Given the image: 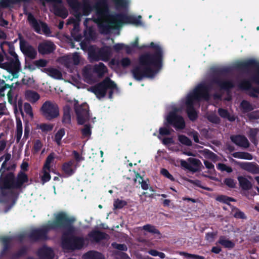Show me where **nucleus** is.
<instances>
[{
	"instance_id": "obj_1",
	"label": "nucleus",
	"mask_w": 259,
	"mask_h": 259,
	"mask_svg": "<svg viewBox=\"0 0 259 259\" xmlns=\"http://www.w3.org/2000/svg\"><path fill=\"white\" fill-rule=\"evenodd\" d=\"M8 162L4 161L0 168V202L8 203L12 202L6 210L7 212L16 202L20 192L16 190L22 191L25 188L29 181V178L24 171H19L16 177L14 173L9 171L5 174L7 171Z\"/></svg>"
},
{
	"instance_id": "obj_2",
	"label": "nucleus",
	"mask_w": 259,
	"mask_h": 259,
	"mask_svg": "<svg viewBox=\"0 0 259 259\" xmlns=\"http://www.w3.org/2000/svg\"><path fill=\"white\" fill-rule=\"evenodd\" d=\"M230 71V69L227 67L213 69L209 84L199 83L194 90L193 93L195 97L198 98V101L203 99L208 100L210 98L209 91L212 86H215L220 91H225L227 93H230L234 88V83L232 80L224 77Z\"/></svg>"
},
{
	"instance_id": "obj_3",
	"label": "nucleus",
	"mask_w": 259,
	"mask_h": 259,
	"mask_svg": "<svg viewBox=\"0 0 259 259\" xmlns=\"http://www.w3.org/2000/svg\"><path fill=\"white\" fill-rule=\"evenodd\" d=\"M59 230H63L62 244L64 248L70 250H80L84 245L85 239L83 237L74 235L75 228L74 224L76 219L69 217L66 212L61 211Z\"/></svg>"
},
{
	"instance_id": "obj_4",
	"label": "nucleus",
	"mask_w": 259,
	"mask_h": 259,
	"mask_svg": "<svg viewBox=\"0 0 259 259\" xmlns=\"http://www.w3.org/2000/svg\"><path fill=\"white\" fill-rule=\"evenodd\" d=\"M96 10L98 16L97 23L100 32L102 34H108L111 30L110 21H112V16L107 0H99L94 6Z\"/></svg>"
},
{
	"instance_id": "obj_5",
	"label": "nucleus",
	"mask_w": 259,
	"mask_h": 259,
	"mask_svg": "<svg viewBox=\"0 0 259 259\" xmlns=\"http://www.w3.org/2000/svg\"><path fill=\"white\" fill-rule=\"evenodd\" d=\"M162 66L150 60L143 61L141 60V56H140L138 58V64L134 67L131 72L136 80L140 81L144 78L154 76Z\"/></svg>"
},
{
	"instance_id": "obj_6",
	"label": "nucleus",
	"mask_w": 259,
	"mask_h": 259,
	"mask_svg": "<svg viewBox=\"0 0 259 259\" xmlns=\"http://www.w3.org/2000/svg\"><path fill=\"white\" fill-rule=\"evenodd\" d=\"M61 216V211L55 215L53 221L49 222L48 224L42 226L41 228L31 230L28 235V238L34 242L47 240L48 234L50 230H59Z\"/></svg>"
},
{
	"instance_id": "obj_7",
	"label": "nucleus",
	"mask_w": 259,
	"mask_h": 259,
	"mask_svg": "<svg viewBox=\"0 0 259 259\" xmlns=\"http://www.w3.org/2000/svg\"><path fill=\"white\" fill-rule=\"evenodd\" d=\"M112 17V21H110V26L111 30L118 29L124 24L135 26L142 25V16L140 15L136 17L124 13H114Z\"/></svg>"
},
{
	"instance_id": "obj_8",
	"label": "nucleus",
	"mask_w": 259,
	"mask_h": 259,
	"mask_svg": "<svg viewBox=\"0 0 259 259\" xmlns=\"http://www.w3.org/2000/svg\"><path fill=\"white\" fill-rule=\"evenodd\" d=\"M151 48L154 50L153 52H146L141 55V60L143 61L150 60L155 63L162 66L163 52L162 48L153 42H151L149 46H143L140 48Z\"/></svg>"
},
{
	"instance_id": "obj_9",
	"label": "nucleus",
	"mask_w": 259,
	"mask_h": 259,
	"mask_svg": "<svg viewBox=\"0 0 259 259\" xmlns=\"http://www.w3.org/2000/svg\"><path fill=\"white\" fill-rule=\"evenodd\" d=\"M116 87V84L110 78L106 77L102 81L92 86L89 89L93 93L98 99L105 97L108 88Z\"/></svg>"
},
{
	"instance_id": "obj_10",
	"label": "nucleus",
	"mask_w": 259,
	"mask_h": 259,
	"mask_svg": "<svg viewBox=\"0 0 259 259\" xmlns=\"http://www.w3.org/2000/svg\"><path fill=\"white\" fill-rule=\"evenodd\" d=\"M237 67L238 69L248 70L250 68L255 69V73L251 77L253 83L259 85V62L254 59H249L243 62L237 63Z\"/></svg>"
},
{
	"instance_id": "obj_11",
	"label": "nucleus",
	"mask_w": 259,
	"mask_h": 259,
	"mask_svg": "<svg viewBox=\"0 0 259 259\" xmlns=\"http://www.w3.org/2000/svg\"><path fill=\"white\" fill-rule=\"evenodd\" d=\"M40 111L42 116L48 120L56 118L59 115L58 105L50 101H47L42 104Z\"/></svg>"
},
{
	"instance_id": "obj_12",
	"label": "nucleus",
	"mask_w": 259,
	"mask_h": 259,
	"mask_svg": "<svg viewBox=\"0 0 259 259\" xmlns=\"http://www.w3.org/2000/svg\"><path fill=\"white\" fill-rule=\"evenodd\" d=\"M167 123L177 130H182L185 128L186 123L182 116L178 115L176 111L170 112L167 116Z\"/></svg>"
},
{
	"instance_id": "obj_13",
	"label": "nucleus",
	"mask_w": 259,
	"mask_h": 259,
	"mask_svg": "<svg viewBox=\"0 0 259 259\" xmlns=\"http://www.w3.org/2000/svg\"><path fill=\"white\" fill-rule=\"evenodd\" d=\"M74 109L78 124L83 125L86 121L90 120L89 109L86 103L82 104L78 106L75 105Z\"/></svg>"
},
{
	"instance_id": "obj_14",
	"label": "nucleus",
	"mask_w": 259,
	"mask_h": 259,
	"mask_svg": "<svg viewBox=\"0 0 259 259\" xmlns=\"http://www.w3.org/2000/svg\"><path fill=\"white\" fill-rule=\"evenodd\" d=\"M9 62H6L3 64L4 68L5 69L10 73L12 74L13 78H17L19 76V72L21 70V64L18 58L12 59L7 57Z\"/></svg>"
},
{
	"instance_id": "obj_15",
	"label": "nucleus",
	"mask_w": 259,
	"mask_h": 259,
	"mask_svg": "<svg viewBox=\"0 0 259 259\" xmlns=\"http://www.w3.org/2000/svg\"><path fill=\"white\" fill-rule=\"evenodd\" d=\"M69 6L75 12H77L81 8L83 14L89 15L93 10L91 3L81 4L78 0H66Z\"/></svg>"
},
{
	"instance_id": "obj_16",
	"label": "nucleus",
	"mask_w": 259,
	"mask_h": 259,
	"mask_svg": "<svg viewBox=\"0 0 259 259\" xmlns=\"http://www.w3.org/2000/svg\"><path fill=\"white\" fill-rule=\"evenodd\" d=\"M90 57L95 61L102 60L108 61L111 56V49L110 47L106 46L101 48L99 51L90 52Z\"/></svg>"
},
{
	"instance_id": "obj_17",
	"label": "nucleus",
	"mask_w": 259,
	"mask_h": 259,
	"mask_svg": "<svg viewBox=\"0 0 259 259\" xmlns=\"http://www.w3.org/2000/svg\"><path fill=\"white\" fill-rule=\"evenodd\" d=\"M88 237L91 242L99 243L101 241L106 239L108 235L100 230H93L88 233Z\"/></svg>"
},
{
	"instance_id": "obj_18",
	"label": "nucleus",
	"mask_w": 259,
	"mask_h": 259,
	"mask_svg": "<svg viewBox=\"0 0 259 259\" xmlns=\"http://www.w3.org/2000/svg\"><path fill=\"white\" fill-rule=\"evenodd\" d=\"M188 161L190 163L184 160H181V166L193 172H197L198 170L197 167L199 166L200 164H201L200 160L195 158H189Z\"/></svg>"
},
{
	"instance_id": "obj_19",
	"label": "nucleus",
	"mask_w": 259,
	"mask_h": 259,
	"mask_svg": "<svg viewBox=\"0 0 259 259\" xmlns=\"http://www.w3.org/2000/svg\"><path fill=\"white\" fill-rule=\"evenodd\" d=\"M56 49L55 45L51 41H46L39 44L38 51L41 55H48L53 53Z\"/></svg>"
},
{
	"instance_id": "obj_20",
	"label": "nucleus",
	"mask_w": 259,
	"mask_h": 259,
	"mask_svg": "<svg viewBox=\"0 0 259 259\" xmlns=\"http://www.w3.org/2000/svg\"><path fill=\"white\" fill-rule=\"evenodd\" d=\"M39 259H53L54 252L52 248L44 245L37 250Z\"/></svg>"
},
{
	"instance_id": "obj_21",
	"label": "nucleus",
	"mask_w": 259,
	"mask_h": 259,
	"mask_svg": "<svg viewBox=\"0 0 259 259\" xmlns=\"http://www.w3.org/2000/svg\"><path fill=\"white\" fill-rule=\"evenodd\" d=\"M239 165L243 169L252 174H259V165L255 162H243L239 163Z\"/></svg>"
},
{
	"instance_id": "obj_22",
	"label": "nucleus",
	"mask_w": 259,
	"mask_h": 259,
	"mask_svg": "<svg viewBox=\"0 0 259 259\" xmlns=\"http://www.w3.org/2000/svg\"><path fill=\"white\" fill-rule=\"evenodd\" d=\"M230 139L233 143L239 147L247 148L249 146V142L244 136L240 135L232 136Z\"/></svg>"
},
{
	"instance_id": "obj_23",
	"label": "nucleus",
	"mask_w": 259,
	"mask_h": 259,
	"mask_svg": "<svg viewBox=\"0 0 259 259\" xmlns=\"http://www.w3.org/2000/svg\"><path fill=\"white\" fill-rule=\"evenodd\" d=\"M20 49L23 54L28 58L31 59H34L36 58L37 52L34 47L28 42L26 45L22 46Z\"/></svg>"
},
{
	"instance_id": "obj_24",
	"label": "nucleus",
	"mask_w": 259,
	"mask_h": 259,
	"mask_svg": "<svg viewBox=\"0 0 259 259\" xmlns=\"http://www.w3.org/2000/svg\"><path fill=\"white\" fill-rule=\"evenodd\" d=\"M12 238L10 236H2L0 237V242L3 244V248L0 253L1 256H5L11 248V242Z\"/></svg>"
},
{
	"instance_id": "obj_25",
	"label": "nucleus",
	"mask_w": 259,
	"mask_h": 259,
	"mask_svg": "<svg viewBox=\"0 0 259 259\" xmlns=\"http://www.w3.org/2000/svg\"><path fill=\"white\" fill-rule=\"evenodd\" d=\"M74 163L73 160H70L62 164V170L66 177H70L75 173V168H73Z\"/></svg>"
},
{
	"instance_id": "obj_26",
	"label": "nucleus",
	"mask_w": 259,
	"mask_h": 259,
	"mask_svg": "<svg viewBox=\"0 0 259 259\" xmlns=\"http://www.w3.org/2000/svg\"><path fill=\"white\" fill-rule=\"evenodd\" d=\"M41 71L47 73L49 76L56 79H61L62 78V74L58 69L53 68L49 67L41 69Z\"/></svg>"
},
{
	"instance_id": "obj_27",
	"label": "nucleus",
	"mask_w": 259,
	"mask_h": 259,
	"mask_svg": "<svg viewBox=\"0 0 259 259\" xmlns=\"http://www.w3.org/2000/svg\"><path fill=\"white\" fill-rule=\"evenodd\" d=\"M108 69L105 64L100 62L98 64H95L93 66V72L97 74L99 77H102L107 72Z\"/></svg>"
},
{
	"instance_id": "obj_28",
	"label": "nucleus",
	"mask_w": 259,
	"mask_h": 259,
	"mask_svg": "<svg viewBox=\"0 0 259 259\" xmlns=\"http://www.w3.org/2000/svg\"><path fill=\"white\" fill-rule=\"evenodd\" d=\"M24 95L26 100L32 103L36 102L40 99L39 95L34 91L26 90Z\"/></svg>"
},
{
	"instance_id": "obj_29",
	"label": "nucleus",
	"mask_w": 259,
	"mask_h": 259,
	"mask_svg": "<svg viewBox=\"0 0 259 259\" xmlns=\"http://www.w3.org/2000/svg\"><path fill=\"white\" fill-rule=\"evenodd\" d=\"M237 179L239 186L242 190L248 191L252 188V184L247 178L243 176H238Z\"/></svg>"
},
{
	"instance_id": "obj_30",
	"label": "nucleus",
	"mask_w": 259,
	"mask_h": 259,
	"mask_svg": "<svg viewBox=\"0 0 259 259\" xmlns=\"http://www.w3.org/2000/svg\"><path fill=\"white\" fill-rule=\"evenodd\" d=\"M71 109L69 106L67 105L64 107L62 123L63 124H71V118L70 114Z\"/></svg>"
},
{
	"instance_id": "obj_31",
	"label": "nucleus",
	"mask_w": 259,
	"mask_h": 259,
	"mask_svg": "<svg viewBox=\"0 0 259 259\" xmlns=\"http://www.w3.org/2000/svg\"><path fill=\"white\" fill-rule=\"evenodd\" d=\"M28 251L27 246L24 245L22 246L18 250L12 254V259H18L20 257H23L27 255Z\"/></svg>"
},
{
	"instance_id": "obj_32",
	"label": "nucleus",
	"mask_w": 259,
	"mask_h": 259,
	"mask_svg": "<svg viewBox=\"0 0 259 259\" xmlns=\"http://www.w3.org/2000/svg\"><path fill=\"white\" fill-rule=\"evenodd\" d=\"M30 0H0V3L2 7L9 8L12 5L18 4L21 3H29Z\"/></svg>"
},
{
	"instance_id": "obj_33",
	"label": "nucleus",
	"mask_w": 259,
	"mask_h": 259,
	"mask_svg": "<svg viewBox=\"0 0 259 259\" xmlns=\"http://www.w3.org/2000/svg\"><path fill=\"white\" fill-rule=\"evenodd\" d=\"M218 242L223 247L228 249H232L234 248L235 245V243L233 241L226 239L224 236L220 237Z\"/></svg>"
},
{
	"instance_id": "obj_34",
	"label": "nucleus",
	"mask_w": 259,
	"mask_h": 259,
	"mask_svg": "<svg viewBox=\"0 0 259 259\" xmlns=\"http://www.w3.org/2000/svg\"><path fill=\"white\" fill-rule=\"evenodd\" d=\"M28 20L29 21L32 27L34 29V31L40 33V26L37 22V20L35 18L33 15L30 14L28 16Z\"/></svg>"
},
{
	"instance_id": "obj_35",
	"label": "nucleus",
	"mask_w": 259,
	"mask_h": 259,
	"mask_svg": "<svg viewBox=\"0 0 259 259\" xmlns=\"http://www.w3.org/2000/svg\"><path fill=\"white\" fill-rule=\"evenodd\" d=\"M23 127L22 121L20 118H16V142L19 143L22 135Z\"/></svg>"
},
{
	"instance_id": "obj_36",
	"label": "nucleus",
	"mask_w": 259,
	"mask_h": 259,
	"mask_svg": "<svg viewBox=\"0 0 259 259\" xmlns=\"http://www.w3.org/2000/svg\"><path fill=\"white\" fill-rule=\"evenodd\" d=\"M85 259H104L102 254L96 251H90L84 255Z\"/></svg>"
},
{
	"instance_id": "obj_37",
	"label": "nucleus",
	"mask_w": 259,
	"mask_h": 259,
	"mask_svg": "<svg viewBox=\"0 0 259 259\" xmlns=\"http://www.w3.org/2000/svg\"><path fill=\"white\" fill-rule=\"evenodd\" d=\"M84 39L87 41L95 40L96 37L95 31L91 27L87 28L84 30Z\"/></svg>"
},
{
	"instance_id": "obj_38",
	"label": "nucleus",
	"mask_w": 259,
	"mask_h": 259,
	"mask_svg": "<svg viewBox=\"0 0 259 259\" xmlns=\"http://www.w3.org/2000/svg\"><path fill=\"white\" fill-rule=\"evenodd\" d=\"M186 111L190 120L194 121L198 118V113L195 109L194 106L187 107Z\"/></svg>"
},
{
	"instance_id": "obj_39",
	"label": "nucleus",
	"mask_w": 259,
	"mask_h": 259,
	"mask_svg": "<svg viewBox=\"0 0 259 259\" xmlns=\"http://www.w3.org/2000/svg\"><path fill=\"white\" fill-rule=\"evenodd\" d=\"M216 200L219 202L227 204L229 205H230V202L236 201V200L234 198L223 195L218 196L216 197Z\"/></svg>"
},
{
	"instance_id": "obj_40",
	"label": "nucleus",
	"mask_w": 259,
	"mask_h": 259,
	"mask_svg": "<svg viewBox=\"0 0 259 259\" xmlns=\"http://www.w3.org/2000/svg\"><path fill=\"white\" fill-rule=\"evenodd\" d=\"M240 108L243 113H247L253 109L252 105L246 100H243L240 103Z\"/></svg>"
},
{
	"instance_id": "obj_41",
	"label": "nucleus",
	"mask_w": 259,
	"mask_h": 259,
	"mask_svg": "<svg viewBox=\"0 0 259 259\" xmlns=\"http://www.w3.org/2000/svg\"><path fill=\"white\" fill-rule=\"evenodd\" d=\"M79 30V26L77 24H74V28L72 30L71 32V35L73 38V39L76 41H80L82 39V35L78 33L77 32H75V31H78Z\"/></svg>"
},
{
	"instance_id": "obj_42",
	"label": "nucleus",
	"mask_w": 259,
	"mask_h": 259,
	"mask_svg": "<svg viewBox=\"0 0 259 259\" xmlns=\"http://www.w3.org/2000/svg\"><path fill=\"white\" fill-rule=\"evenodd\" d=\"M65 129L61 128L59 129L55 135L54 141L58 145L61 144V141L63 137L65 135Z\"/></svg>"
},
{
	"instance_id": "obj_43",
	"label": "nucleus",
	"mask_w": 259,
	"mask_h": 259,
	"mask_svg": "<svg viewBox=\"0 0 259 259\" xmlns=\"http://www.w3.org/2000/svg\"><path fill=\"white\" fill-rule=\"evenodd\" d=\"M195 101H199L198 98H196L194 94L192 92L189 94L186 101V105L187 107H194V102Z\"/></svg>"
},
{
	"instance_id": "obj_44",
	"label": "nucleus",
	"mask_w": 259,
	"mask_h": 259,
	"mask_svg": "<svg viewBox=\"0 0 259 259\" xmlns=\"http://www.w3.org/2000/svg\"><path fill=\"white\" fill-rule=\"evenodd\" d=\"M251 82H253L251 78L249 80L244 79L240 83H239V88L242 90H246V91H249L250 89H251L252 84Z\"/></svg>"
},
{
	"instance_id": "obj_45",
	"label": "nucleus",
	"mask_w": 259,
	"mask_h": 259,
	"mask_svg": "<svg viewBox=\"0 0 259 259\" xmlns=\"http://www.w3.org/2000/svg\"><path fill=\"white\" fill-rule=\"evenodd\" d=\"M233 212V216L236 219L246 220L247 217L245 214L242 211H241L238 208L234 207L232 210Z\"/></svg>"
},
{
	"instance_id": "obj_46",
	"label": "nucleus",
	"mask_w": 259,
	"mask_h": 259,
	"mask_svg": "<svg viewBox=\"0 0 259 259\" xmlns=\"http://www.w3.org/2000/svg\"><path fill=\"white\" fill-rule=\"evenodd\" d=\"M178 140L179 142L186 146H192V143L191 140L188 138L186 136L184 135H180L178 136Z\"/></svg>"
},
{
	"instance_id": "obj_47",
	"label": "nucleus",
	"mask_w": 259,
	"mask_h": 259,
	"mask_svg": "<svg viewBox=\"0 0 259 259\" xmlns=\"http://www.w3.org/2000/svg\"><path fill=\"white\" fill-rule=\"evenodd\" d=\"M115 4L117 9L119 8H126L128 7V2L127 0H112Z\"/></svg>"
},
{
	"instance_id": "obj_48",
	"label": "nucleus",
	"mask_w": 259,
	"mask_h": 259,
	"mask_svg": "<svg viewBox=\"0 0 259 259\" xmlns=\"http://www.w3.org/2000/svg\"><path fill=\"white\" fill-rule=\"evenodd\" d=\"M43 175L41 177V183L44 184L49 182L51 179V175L50 174V169H44L42 168Z\"/></svg>"
},
{
	"instance_id": "obj_49",
	"label": "nucleus",
	"mask_w": 259,
	"mask_h": 259,
	"mask_svg": "<svg viewBox=\"0 0 259 259\" xmlns=\"http://www.w3.org/2000/svg\"><path fill=\"white\" fill-rule=\"evenodd\" d=\"M143 228L145 231H147L149 233L156 234H160V232L158 229H157L154 226H152L150 224H147L144 225L143 227Z\"/></svg>"
},
{
	"instance_id": "obj_50",
	"label": "nucleus",
	"mask_w": 259,
	"mask_h": 259,
	"mask_svg": "<svg viewBox=\"0 0 259 259\" xmlns=\"http://www.w3.org/2000/svg\"><path fill=\"white\" fill-rule=\"evenodd\" d=\"M54 159V154H50L47 157L44 165L43 166L44 169H48L50 170L51 169V163Z\"/></svg>"
},
{
	"instance_id": "obj_51",
	"label": "nucleus",
	"mask_w": 259,
	"mask_h": 259,
	"mask_svg": "<svg viewBox=\"0 0 259 259\" xmlns=\"http://www.w3.org/2000/svg\"><path fill=\"white\" fill-rule=\"evenodd\" d=\"M81 134L84 137H90L92 134L91 125L89 124H86L84 125V128L81 131Z\"/></svg>"
},
{
	"instance_id": "obj_52",
	"label": "nucleus",
	"mask_w": 259,
	"mask_h": 259,
	"mask_svg": "<svg viewBox=\"0 0 259 259\" xmlns=\"http://www.w3.org/2000/svg\"><path fill=\"white\" fill-rule=\"evenodd\" d=\"M224 184L230 188H235L236 182L232 178H226L223 181Z\"/></svg>"
},
{
	"instance_id": "obj_53",
	"label": "nucleus",
	"mask_w": 259,
	"mask_h": 259,
	"mask_svg": "<svg viewBox=\"0 0 259 259\" xmlns=\"http://www.w3.org/2000/svg\"><path fill=\"white\" fill-rule=\"evenodd\" d=\"M217 168L222 171H225L228 173H230L233 171L232 168L231 166H227L224 163H219L217 165Z\"/></svg>"
},
{
	"instance_id": "obj_54",
	"label": "nucleus",
	"mask_w": 259,
	"mask_h": 259,
	"mask_svg": "<svg viewBox=\"0 0 259 259\" xmlns=\"http://www.w3.org/2000/svg\"><path fill=\"white\" fill-rule=\"evenodd\" d=\"M126 205V201L119 199L115 200L114 202V206L116 209H121Z\"/></svg>"
},
{
	"instance_id": "obj_55",
	"label": "nucleus",
	"mask_w": 259,
	"mask_h": 259,
	"mask_svg": "<svg viewBox=\"0 0 259 259\" xmlns=\"http://www.w3.org/2000/svg\"><path fill=\"white\" fill-rule=\"evenodd\" d=\"M53 128V126L51 124L42 123L39 126V128L40 129L42 132L45 133L51 131Z\"/></svg>"
},
{
	"instance_id": "obj_56",
	"label": "nucleus",
	"mask_w": 259,
	"mask_h": 259,
	"mask_svg": "<svg viewBox=\"0 0 259 259\" xmlns=\"http://www.w3.org/2000/svg\"><path fill=\"white\" fill-rule=\"evenodd\" d=\"M160 174L171 182H174L175 181L174 177L165 168H162L160 170Z\"/></svg>"
},
{
	"instance_id": "obj_57",
	"label": "nucleus",
	"mask_w": 259,
	"mask_h": 259,
	"mask_svg": "<svg viewBox=\"0 0 259 259\" xmlns=\"http://www.w3.org/2000/svg\"><path fill=\"white\" fill-rule=\"evenodd\" d=\"M24 110L25 112L31 117H33V114L32 108L30 104L28 103H25L24 104Z\"/></svg>"
},
{
	"instance_id": "obj_58",
	"label": "nucleus",
	"mask_w": 259,
	"mask_h": 259,
	"mask_svg": "<svg viewBox=\"0 0 259 259\" xmlns=\"http://www.w3.org/2000/svg\"><path fill=\"white\" fill-rule=\"evenodd\" d=\"M112 246L116 249L121 251H126L127 249V246L124 244H118L116 242L112 243Z\"/></svg>"
},
{
	"instance_id": "obj_59",
	"label": "nucleus",
	"mask_w": 259,
	"mask_h": 259,
	"mask_svg": "<svg viewBox=\"0 0 259 259\" xmlns=\"http://www.w3.org/2000/svg\"><path fill=\"white\" fill-rule=\"evenodd\" d=\"M42 147V144L40 140H36L35 141L33 145V150L34 152H38L40 150Z\"/></svg>"
},
{
	"instance_id": "obj_60",
	"label": "nucleus",
	"mask_w": 259,
	"mask_h": 259,
	"mask_svg": "<svg viewBox=\"0 0 259 259\" xmlns=\"http://www.w3.org/2000/svg\"><path fill=\"white\" fill-rule=\"evenodd\" d=\"M120 64L123 68H126L131 65V60L128 57H124L120 60Z\"/></svg>"
},
{
	"instance_id": "obj_61",
	"label": "nucleus",
	"mask_w": 259,
	"mask_h": 259,
	"mask_svg": "<svg viewBox=\"0 0 259 259\" xmlns=\"http://www.w3.org/2000/svg\"><path fill=\"white\" fill-rule=\"evenodd\" d=\"M34 63L37 67H44L47 66L48 64V61L45 59H40L35 61Z\"/></svg>"
},
{
	"instance_id": "obj_62",
	"label": "nucleus",
	"mask_w": 259,
	"mask_h": 259,
	"mask_svg": "<svg viewBox=\"0 0 259 259\" xmlns=\"http://www.w3.org/2000/svg\"><path fill=\"white\" fill-rule=\"evenodd\" d=\"M83 75L87 79L91 80L93 77V75L89 69L85 67L83 69Z\"/></svg>"
},
{
	"instance_id": "obj_63",
	"label": "nucleus",
	"mask_w": 259,
	"mask_h": 259,
	"mask_svg": "<svg viewBox=\"0 0 259 259\" xmlns=\"http://www.w3.org/2000/svg\"><path fill=\"white\" fill-rule=\"evenodd\" d=\"M21 81L23 84L27 86H30L34 82V79L30 77L27 78H23Z\"/></svg>"
},
{
	"instance_id": "obj_64",
	"label": "nucleus",
	"mask_w": 259,
	"mask_h": 259,
	"mask_svg": "<svg viewBox=\"0 0 259 259\" xmlns=\"http://www.w3.org/2000/svg\"><path fill=\"white\" fill-rule=\"evenodd\" d=\"M217 233L215 232H208L205 234V239L209 242H212L214 240Z\"/></svg>"
}]
</instances>
